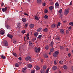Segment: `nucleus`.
<instances>
[{"label":"nucleus","instance_id":"0e129e2a","mask_svg":"<svg viewBox=\"0 0 73 73\" xmlns=\"http://www.w3.org/2000/svg\"><path fill=\"white\" fill-rule=\"evenodd\" d=\"M19 60H21V57H19L18 58Z\"/></svg>","mask_w":73,"mask_h":73},{"label":"nucleus","instance_id":"338daca9","mask_svg":"<svg viewBox=\"0 0 73 73\" xmlns=\"http://www.w3.org/2000/svg\"><path fill=\"white\" fill-rule=\"evenodd\" d=\"M66 51H68V50H69V49H68V48H66Z\"/></svg>","mask_w":73,"mask_h":73},{"label":"nucleus","instance_id":"f03ea898","mask_svg":"<svg viewBox=\"0 0 73 73\" xmlns=\"http://www.w3.org/2000/svg\"><path fill=\"white\" fill-rule=\"evenodd\" d=\"M70 9V8H69L68 9H67L65 10L64 11L65 15H68V14L69 13V12Z\"/></svg>","mask_w":73,"mask_h":73},{"label":"nucleus","instance_id":"20e7f679","mask_svg":"<svg viewBox=\"0 0 73 73\" xmlns=\"http://www.w3.org/2000/svg\"><path fill=\"white\" fill-rule=\"evenodd\" d=\"M8 45V43L7 40H5L4 42V46H7Z\"/></svg>","mask_w":73,"mask_h":73},{"label":"nucleus","instance_id":"1a4fd4ad","mask_svg":"<svg viewBox=\"0 0 73 73\" xmlns=\"http://www.w3.org/2000/svg\"><path fill=\"white\" fill-rule=\"evenodd\" d=\"M61 39V37L60 36H58L55 38V40H57L58 41H59V40H60Z\"/></svg>","mask_w":73,"mask_h":73},{"label":"nucleus","instance_id":"de8ad7c7","mask_svg":"<svg viewBox=\"0 0 73 73\" xmlns=\"http://www.w3.org/2000/svg\"><path fill=\"white\" fill-rule=\"evenodd\" d=\"M24 15H26L27 16H29L28 14H27L26 13L24 12Z\"/></svg>","mask_w":73,"mask_h":73},{"label":"nucleus","instance_id":"ddd939ff","mask_svg":"<svg viewBox=\"0 0 73 73\" xmlns=\"http://www.w3.org/2000/svg\"><path fill=\"white\" fill-rule=\"evenodd\" d=\"M60 33H62V34H63V33H64V30L62 29H61L60 30Z\"/></svg>","mask_w":73,"mask_h":73},{"label":"nucleus","instance_id":"473e14b6","mask_svg":"<svg viewBox=\"0 0 73 73\" xmlns=\"http://www.w3.org/2000/svg\"><path fill=\"white\" fill-rule=\"evenodd\" d=\"M49 47L47 45L45 47V49L46 50H48V49H49Z\"/></svg>","mask_w":73,"mask_h":73},{"label":"nucleus","instance_id":"09e8293b","mask_svg":"<svg viewBox=\"0 0 73 73\" xmlns=\"http://www.w3.org/2000/svg\"><path fill=\"white\" fill-rule=\"evenodd\" d=\"M44 12L45 13H48V11L46 9H45L44 10Z\"/></svg>","mask_w":73,"mask_h":73},{"label":"nucleus","instance_id":"774afa93","mask_svg":"<svg viewBox=\"0 0 73 73\" xmlns=\"http://www.w3.org/2000/svg\"><path fill=\"white\" fill-rule=\"evenodd\" d=\"M14 1L15 2V3H16L17 2V0H14Z\"/></svg>","mask_w":73,"mask_h":73},{"label":"nucleus","instance_id":"e433bc0d","mask_svg":"<svg viewBox=\"0 0 73 73\" xmlns=\"http://www.w3.org/2000/svg\"><path fill=\"white\" fill-rule=\"evenodd\" d=\"M60 49L61 50H63V49H64V46H60Z\"/></svg>","mask_w":73,"mask_h":73},{"label":"nucleus","instance_id":"ea45409f","mask_svg":"<svg viewBox=\"0 0 73 73\" xmlns=\"http://www.w3.org/2000/svg\"><path fill=\"white\" fill-rule=\"evenodd\" d=\"M49 9L50 11L52 10V9H53V6H50L49 7Z\"/></svg>","mask_w":73,"mask_h":73},{"label":"nucleus","instance_id":"b1692460","mask_svg":"<svg viewBox=\"0 0 73 73\" xmlns=\"http://www.w3.org/2000/svg\"><path fill=\"white\" fill-rule=\"evenodd\" d=\"M35 51L36 53H38V48L37 47H36L35 48Z\"/></svg>","mask_w":73,"mask_h":73},{"label":"nucleus","instance_id":"6ab92c4d","mask_svg":"<svg viewBox=\"0 0 73 73\" xmlns=\"http://www.w3.org/2000/svg\"><path fill=\"white\" fill-rule=\"evenodd\" d=\"M41 31H42V28H40L37 29V32H40Z\"/></svg>","mask_w":73,"mask_h":73},{"label":"nucleus","instance_id":"680f3d73","mask_svg":"<svg viewBox=\"0 0 73 73\" xmlns=\"http://www.w3.org/2000/svg\"><path fill=\"white\" fill-rule=\"evenodd\" d=\"M71 28H72V27H71V26H70V27L68 28V29H71Z\"/></svg>","mask_w":73,"mask_h":73},{"label":"nucleus","instance_id":"6e6552de","mask_svg":"<svg viewBox=\"0 0 73 73\" xmlns=\"http://www.w3.org/2000/svg\"><path fill=\"white\" fill-rule=\"evenodd\" d=\"M27 67L24 68L22 70V72L23 73H26V70H27Z\"/></svg>","mask_w":73,"mask_h":73},{"label":"nucleus","instance_id":"a18cd8bd","mask_svg":"<svg viewBox=\"0 0 73 73\" xmlns=\"http://www.w3.org/2000/svg\"><path fill=\"white\" fill-rule=\"evenodd\" d=\"M29 45L31 46L32 45V42L31 41H29Z\"/></svg>","mask_w":73,"mask_h":73},{"label":"nucleus","instance_id":"393cba45","mask_svg":"<svg viewBox=\"0 0 73 73\" xmlns=\"http://www.w3.org/2000/svg\"><path fill=\"white\" fill-rule=\"evenodd\" d=\"M43 31L46 32H48V29L47 28H46L43 29Z\"/></svg>","mask_w":73,"mask_h":73},{"label":"nucleus","instance_id":"423d86ee","mask_svg":"<svg viewBox=\"0 0 73 73\" xmlns=\"http://www.w3.org/2000/svg\"><path fill=\"white\" fill-rule=\"evenodd\" d=\"M58 6H59V4H58V2H56L55 3V7L56 8H59Z\"/></svg>","mask_w":73,"mask_h":73},{"label":"nucleus","instance_id":"13d9d810","mask_svg":"<svg viewBox=\"0 0 73 73\" xmlns=\"http://www.w3.org/2000/svg\"><path fill=\"white\" fill-rule=\"evenodd\" d=\"M54 63L55 64H57V63L56 62V60H55L54 61Z\"/></svg>","mask_w":73,"mask_h":73},{"label":"nucleus","instance_id":"f257e3e1","mask_svg":"<svg viewBox=\"0 0 73 73\" xmlns=\"http://www.w3.org/2000/svg\"><path fill=\"white\" fill-rule=\"evenodd\" d=\"M25 60L26 61H28L29 60V62H32V60L31 58V56H27L26 57Z\"/></svg>","mask_w":73,"mask_h":73},{"label":"nucleus","instance_id":"58836bf2","mask_svg":"<svg viewBox=\"0 0 73 73\" xmlns=\"http://www.w3.org/2000/svg\"><path fill=\"white\" fill-rule=\"evenodd\" d=\"M6 27L7 28V29H10V27H9L8 25H6Z\"/></svg>","mask_w":73,"mask_h":73},{"label":"nucleus","instance_id":"37998d69","mask_svg":"<svg viewBox=\"0 0 73 73\" xmlns=\"http://www.w3.org/2000/svg\"><path fill=\"white\" fill-rule=\"evenodd\" d=\"M13 42L14 44H16V40H13Z\"/></svg>","mask_w":73,"mask_h":73},{"label":"nucleus","instance_id":"f3484780","mask_svg":"<svg viewBox=\"0 0 73 73\" xmlns=\"http://www.w3.org/2000/svg\"><path fill=\"white\" fill-rule=\"evenodd\" d=\"M63 68H64V69L67 70V69H68V66L66 65H64L63 66Z\"/></svg>","mask_w":73,"mask_h":73},{"label":"nucleus","instance_id":"c9c22d12","mask_svg":"<svg viewBox=\"0 0 73 73\" xmlns=\"http://www.w3.org/2000/svg\"><path fill=\"white\" fill-rule=\"evenodd\" d=\"M59 13H62V9H60L58 11Z\"/></svg>","mask_w":73,"mask_h":73},{"label":"nucleus","instance_id":"4c0bfd02","mask_svg":"<svg viewBox=\"0 0 73 73\" xmlns=\"http://www.w3.org/2000/svg\"><path fill=\"white\" fill-rule=\"evenodd\" d=\"M69 25H71L72 26H73V23L72 22H70L69 23Z\"/></svg>","mask_w":73,"mask_h":73},{"label":"nucleus","instance_id":"69168bd1","mask_svg":"<svg viewBox=\"0 0 73 73\" xmlns=\"http://www.w3.org/2000/svg\"><path fill=\"white\" fill-rule=\"evenodd\" d=\"M1 6H3V5H4V3H2L1 4Z\"/></svg>","mask_w":73,"mask_h":73},{"label":"nucleus","instance_id":"bb28decb","mask_svg":"<svg viewBox=\"0 0 73 73\" xmlns=\"http://www.w3.org/2000/svg\"><path fill=\"white\" fill-rule=\"evenodd\" d=\"M43 70H45V69H46V65H44L43 66Z\"/></svg>","mask_w":73,"mask_h":73},{"label":"nucleus","instance_id":"3c124183","mask_svg":"<svg viewBox=\"0 0 73 73\" xmlns=\"http://www.w3.org/2000/svg\"><path fill=\"white\" fill-rule=\"evenodd\" d=\"M66 33H67V34H68V33H69V31H68V30H66Z\"/></svg>","mask_w":73,"mask_h":73},{"label":"nucleus","instance_id":"c85d7f7f","mask_svg":"<svg viewBox=\"0 0 73 73\" xmlns=\"http://www.w3.org/2000/svg\"><path fill=\"white\" fill-rule=\"evenodd\" d=\"M19 64L18 63H16L15 64V67H17V68H18V67H19Z\"/></svg>","mask_w":73,"mask_h":73},{"label":"nucleus","instance_id":"e2e57ef3","mask_svg":"<svg viewBox=\"0 0 73 73\" xmlns=\"http://www.w3.org/2000/svg\"><path fill=\"white\" fill-rule=\"evenodd\" d=\"M51 52H52L51 51H50V52H49V55H51Z\"/></svg>","mask_w":73,"mask_h":73},{"label":"nucleus","instance_id":"49530a36","mask_svg":"<svg viewBox=\"0 0 73 73\" xmlns=\"http://www.w3.org/2000/svg\"><path fill=\"white\" fill-rule=\"evenodd\" d=\"M61 25V23L60 22H58V23L57 27H59Z\"/></svg>","mask_w":73,"mask_h":73},{"label":"nucleus","instance_id":"7c9ffc66","mask_svg":"<svg viewBox=\"0 0 73 73\" xmlns=\"http://www.w3.org/2000/svg\"><path fill=\"white\" fill-rule=\"evenodd\" d=\"M49 69H50V68H48L46 71L45 73H48L49 72Z\"/></svg>","mask_w":73,"mask_h":73},{"label":"nucleus","instance_id":"f704fd0d","mask_svg":"<svg viewBox=\"0 0 73 73\" xmlns=\"http://www.w3.org/2000/svg\"><path fill=\"white\" fill-rule=\"evenodd\" d=\"M45 19H48V16L47 15H45L44 16Z\"/></svg>","mask_w":73,"mask_h":73},{"label":"nucleus","instance_id":"dca6fc26","mask_svg":"<svg viewBox=\"0 0 73 73\" xmlns=\"http://www.w3.org/2000/svg\"><path fill=\"white\" fill-rule=\"evenodd\" d=\"M30 28H33V27H35V25L33 24H30Z\"/></svg>","mask_w":73,"mask_h":73},{"label":"nucleus","instance_id":"4d7b16f0","mask_svg":"<svg viewBox=\"0 0 73 73\" xmlns=\"http://www.w3.org/2000/svg\"><path fill=\"white\" fill-rule=\"evenodd\" d=\"M72 1H71L70 3V5H72Z\"/></svg>","mask_w":73,"mask_h":73},{"label":"nucleus","instance_id":"2eb2a0df","mask_svg":"<svg viewBox=\"0 0 73 73\" xmlns=\"http://www.w3.org/2000/svg\"><path fill=\"white\" fill-rule=\"evenodd\" d=\"M38 35V33L37 32H36L34 33V36L35 37H37Z\"/></svg>","mask_w":73,"mask_h":73},{"label":"nucleus","instance_id":"9d476101","mask_svg":"<svg viewBox=\"0 0 73 73\" xmlns=\"http://www.w3.org/2000/svg\"><path fill=\"white\" fill-rule=\"evenodd\" d=\"M7 37H9V38H10L12 39V38L13 37V35H11L10 34H8Z\"/></svg>","mask_w":73,"mask_h":73},{"label":"nucleus","instance_id":"864d4df0","mask_svg":"<svg viewBox=\"0 0 73 73\" xmlns=\"http://www.w3.org/2000/svg\"><path fill=\"white\" fill-rule=\"evenodd\" d=\"M68 56H69V57H70V56H71V54L70 53H69L68 54Z\"/></svg>","mask_w":73,"mask_h":73},{"label":"nucleus","instance_id":"412c9836","mask_svg":"<svg viewBox=\"0 0 73 73\" xmlns=\"http://www.w3.org/2000/svg\"><path fill=\"white\" fill-rule=\"evenodd\" d=\"M53 45H54V43H53V42H51V43L50 44V46H51V47H53Z\"/></svg>","mask_w":73,"mask_h":73},{"label":"nucleus","instance_id":"cd10ccee","mask_svg":"<svg viewBox=\"0 0 73 73\" xmlns=\"http://www.w3.org/2000/svg\"><path fill=\"white\" fill-rule=\"evenodd\" d=\"M17 27L18 28H20L21 27V23H19L18 24Z\"/></svg>","mask_w":73,"mask_h":73},{"label":"nucleus","instance_id":"5fc2aeb1","mask_svg":"<svg viewBox=\"0 0 73 73\" xmlns=\"http://www.w3.org/2000/svg\"><path fill=\"white\" fill-rule=\"evenodd\" d=\"M29 36V33H28L26 36V37H28V36Z\"/></svg>","mask_w":73,"mask_h":73},{"label":"nucleus","instance_id":"4be33fe9","mask_svg":"<svg viewBox=\"0 0 73 73\" xmlns=\"http://www.w3.org/2000/svg\"><path fill=\"white\" fill-rule=\"evenodd\" d=\"M43 56L44 58H48V55L46 54L44 55Z\"/></svg>","mask_w":73,"mask_h":73},{"label":"nucleus","instance_id":"bf43d9fd","mask_svg":"<svg viewBox=\"0 0 73 73\" xmlns=\"http://www.w3.org/2000/svg\"><path fill=\"white\" fill-rule=\"evenodd\" d=\"M25 38H26V37L24 36V41H25Z\"/></svg>","mask_w":73,"mask_h":73},{"label":"nucleus","instance_id":"603ef678","mask_svg":"<svg viewBox=\"0 0 73 73\" xmlns=\"http://www.w3.org/2000/svg\"><path fill=\"white\" fill-rule=\"evenodd\" d=\"M38 53H39L40 50V47L38 48Z\"/></svg>","mask_w":73,"mask_h":73},{"label":"nucleus","instance_id":"0eeeda50","mask_svg":"<svg viewBox=\"0 0 73 73\" xmlns=\"http://www.w3.org/2000/svg\"><path fill=\"white\" fill-rule=\"evenodd\" d=\"M52 70H56L57 69V68L56 66H54L52 67Z\"/></svg>","mask_w":73,"mask_h":73},{"label":"nucleus","instance_id":"052dcab7","mask_svg":"<svg viewBox=\"0 0 73 73\" xmlns=\"http://www.w3.org/2000/svg\"><path fill=\"white\" fill-rule=\"evenodd\" d=\"M45 3H44L43 4V6H45Z\"/></svg>","mask_w":73,"mask_h":73},{"label":"nucleus","instance_id":"c03bdc74","mask_svg":"<svg viewBox=\"0 0 73 73\" xmlns=\"http://www.w3.org/2000/svg\"><path fill=\"white\" fill-rule=\"evenodd\" d=\"M41 0H37V2L38 3H41Z\"/></svg>","mask_w":73,"mask_h":73},{"label":"nucleus","instance_id":"72a5a7b5","mask_svg":"<svg viewBox=\"0 0 73 73\" xmlns=\"http://www.w3.org/2000/svg\"><path fill=\"white\" fill-rule=\"evenodd\" d=\"M35 69L37 70H40V67L38 66H36V67Z\"/></svg>","mask_w":73,"mask_h":73},{"label":"nucleus","instance_id":"a19ab883","mask_svg":"<svg viewBox=\"0 0 73 73\" xmlns=\"http://www.w3.org/2000/svg\"><path fill=\"white\" fill-rule=\"evenodd\" d=\"M54 50V48H53L52 47V48H51L50 50V51L52 52H53V51Z\"/></svg>","mask_w":73,"mask_h":73},{"label":"nucleus","instance_id":"a878e982","mask_svg":"<svg viewBox=\"0 0 73 73\" xmlns=\"http://www.w3.org/2000/svg\"><path fill=\"white\" fill-rule=\"evenodd\" d=\"M13 56L15 57H17V54L15 52H13Z\"/></svg>","mask_w":73,"mask_h":73},{"label":"nucleus","instance_id":"39448f33","mask_svg":"<svg viewBox=\"0 0 73 73\" xmlns=\"http://www.w3.org/2000/svg\"><path fill=\"white\" fill-rule=\"evenodd\" d=\"M4 33H5V32H4V30H1L0 31V34L1 35H4Z\"/></svg>","mask_w":73,"mask_h":73},{"label":"nucleus","instance_id":"7ed1b4c3","mask_svg":"<svg viewBox=\"0 0 73 73\" xmlns=\"http://www.w3.org/2000/svg\"><path fill=\"white\" fill-rule=\"evenodd\" d=\"M58 51H56L55 52H54L53 54V56L54 57H57V55L58 54Z\"/></svg>","mask_w":73,"mask_h":73},{"label":"nucleus","instance_id":"4468645a","mask_svg":"<svg viewBox=\"0 0 73 73\" xmlns=\"http://www.w3.org/2000/svg\"><path fill=\"white\" fill-rule=\"evenodd\" d=\"M22 21H23V22H25H25H26L27 21V19H26V18H24L22 19Z\"/></svg>","mask_w":73,"mask_h":73},{"label":"nucleus","instance_id":"aec40b11","mask_svg":"<svg viewBox=\"0 0 73 73\" xmlns=\"http://www.w3.org/2000/svg\"><path fill=\"white\" fill-rule=\"evenodd\" d=\"M1 58L4 60V59H5V56L4 55H3V54L1 55Z\"/></svg>","mask_w":73,"mask_h":73},{"label":"nucleus","instance_id":"c756f323","mask_svg":"<svg viewBox=\"0 0 73 73\" xmlns=\"http://www.w3.org/2000/svg\"><path fill=\"white\" fill-rule=\"evenodd\" d=\"M42 35H40L38 36V38L39 39H40L41 38H42Z\"/></svg>","mask_w":73,"mask_h":73},{"label":"nucleus","instance_id":"5701e85b","mask_svg":"<svg viewBox=\"0 0 73 73\" xmlns=\"http://www.w3.org/2000/svg\"><path fill=\"white\" fill-rule=\"evenodd\" d=\"M59 63L60 64H64V62H63V61L60 60L59 61Z\"/></svg>","mask_w":73,"mask_h":73},{"label":"nucleus","instance_id":"f8f14e48","mask_svg":"<svg viewBox=\"0 0 73 73\" xmlns=\"http://www.w3.org/2000/svg\"><path fill=\"white\" fill-rule=\"evenodd\" d=\"M7 7H5V8H3L2 9V11L3 12H5L7 11Z\"/></svg>","mask_w":73,"mask_h":73},{"label":"nucleus","instance_id":"79ce46f5","mask_svg":"<svg viewBox=\"0 0 73 73\" xmlns=\"http://www.w3.org/2000/svg\"><path fill=\"white\" fill-rule=\"evenodd\" d=\"M25 33V31L24 30H23L22 31V33H23V34H24V33Z\"/></svg>","mask_w":73,"mask_h":73},{"label":"nucleus","instance_id":"2f4dec72","mask_svg":"<svg viewBox=\"0 0 73 73\" xmlns=\"http://www.w3.org/2000/svg\"><path fill=\"white\" fill-rule=\"evenodd\" d=\"M35 20H39V18L38 17H37V16H35Z\"/></svg>","mask_w":73,"mask_h":73},{"label":"nucleus","instance_id":"9b49d317","mask_svg":"<svg viewBox=\"0 0 73 73\" xmlns=\"http://www.w3.org/2000/svg\"><path fill=\"white\" fill-rule=\"evenodd\" d=\"M27 66L28 67V68H32V64H28L27 65Z\"/></svg>","mask_w":73,"mask_h":73},{"label":"nucleus","instance_id":"a211bd4d","mask_svg":"<svg viewBox=\"0 0 73 73\" xmlns=\"http://www.w3.org/2000/svg\"><path fill=\"white\" fill-rule=\"evenodd\" d=\"M56 24H53L51 26V28H53L56 27Z\"/></svg>","mask_w":73,"mask_h":73},{"label":"nucleus","instance_id":"6e6d98bb","mask_svg":"<svg viewBox=\"0 0 73 73\" xmlns=\"http://www.w3.org/2000/svg\"><path fill=\"white\" fill-rule=\"evenodd\" d=\"M35 71L34 70H33L31 71V73H35Z\"/></svg>","mask_w":73,"mask_h":73},{"label":"nucleus","instance_id":"8fccbe9b","mask_svg":"<svg viewBox=\"0 0 73 73\" xmlns=\"http://www.w3.org/2000/svg\"><path fill=\"white\" fill-rule=\"evenodd\" d=\"M28 25V23H26V24H25V28H27V26Z\"/></svg>","mask_w":73,"mask_h":73}]
</instances>
